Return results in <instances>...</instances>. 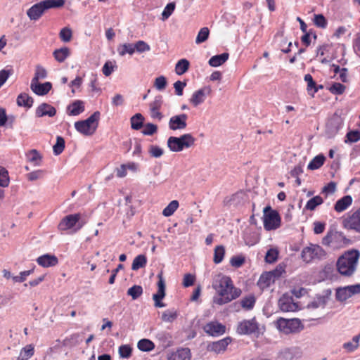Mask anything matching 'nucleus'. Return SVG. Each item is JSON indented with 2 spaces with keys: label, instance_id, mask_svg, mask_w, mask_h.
<instances>
[{
  "label": "nucleus",
  "instance_id": "obj_11",
  "mask_svg": "<svg viewBox=\"0 0 360 360\" xmlns=\"http://www.w3.org/2000/svg\"><path fill=\"white\" fill-rule=\"evenodd\" d=\"M279 309L284 312H293L298 310L299 307L292 296L284 294L278 300Z\"/></svg>",
  "mask_w": 360,
  "mask_h": 360
},
{
  "label": "nucleus",
  "instance_id": "obj_16",
  "mask_svg": "<svg viewBox=\"0 0 360 360\" xmlns=\"http://www.w3.org/2000/svg\"><path fill=\"white\" fill-rule=\"evenodd\" d=\"M204 330L210 335L219 336L225 333L226 327L217 321H211L204 326Z\"/></svg>",
  "mask_w": 360,
  "mask_h": 360
},
{
  "label": "nucleus",
  "instance_id": "obj_35",
  "mask_svg": "<svg viewBox=\"0 0 360 360\" xmlns=\"http://www.w3.org/2000/svg\"><path fill=\"white\" fill-rule=\"evenodd\" d=\"M117 53L120 56H124L127 53L129 55H132L134 53V44H120L117 46Z\"/></svg>",
  "mask_w": 360,
  "mask_h": 360
},
{
  "label": "nucleus",
  "instance_id": "obj_45",
  "mask_svg": "<svg viewBox=\"0 0 360 360\" xmlns=\"http://www.w3.org/2000/svg\"><path fill=\"white\" fill-rule=\"evenodd\" d=\"M142 294L143 288L141 285H134L127 290V295L134 300L138 299Z\"/></svg>",
  "mask_w": 360,
  "mask_h": 360
},
{
  "label": "nucleus",
  "instance_id": "obj_7",
  "mask_svg": "<svg viewBox=\"0 0 360 360\" xmlns=\"http://www.w3.org/2000/svg\"><path fill=\"white\" fill-rule=\"evenodd\" d=\"M276 325L279 331L286 335L299 333L304 328L299 319L280 318L276 321Z\"/></svg>",
  "mask_w": 360,
  "mask_h": 360
},
{
  "label": "nucleus",
  "instance_id": "obj_10",
  "mask_svg": "<svg viewBox=\"0 0 360 360\" xmlns=\"http://www.w3.org/2000/svg\"><path fill=\"white\" fill-rule=\"evenodd\" d=\"M360 293V284H355L337 288L335 297L337 300L345 302L352 296Z\"/></svg>",
  "mask_w": 360,
  "mask_h": 360
},
{
  "label": "nucleus",
  "instance_id": "obj_23",
  "mask_svg": "<svg viewBox=\"0 0 360 360\" xmlns=\"http://www.w3.org/2000/svg\"><path fill=\"white\" fill-rule=\"evenodd\" d=\"M274 282V274L272 272H265L261 275L257 282L258 286L261 289H264L271 285Z\"/></svg>",
  "mask_w": 360,
  "mask_h": 360
},
{
  "label": "nucleus",
  "instance_id": "obj_48",
  "mask_svg": "<svg viewBox=\"0 0 360 360\" xmlns=\"http://www.w3.org/2000/svg\"><path fill=\"white\" fill-rule=\"evenodd\" d=\"M27 158L29 162L33 163L34 166L39 165L41 160V155L36 150H31L27 154Z\"/></svg>",
  "mask_w": 360,
  "mask_h": 360
},
{
  "label": "nucleus",
  "instance_id": "obj_63",
  "mask_svg": "<svg viewBox=\"0 0 360 360\" xmlns=\"http://www.w3.org/2000/svg\"><path fill=\"white\" fill-rule=\"evenodd\" d=\"M167 85V80L164 76H160L155 80L154 86L159 91H162L165 89Z\"/></svg>",
  "mask_w": 360,
  "mask_h": 360
},
{
  "label": "nucleus",
  "instance_id": "obj_21",
  "mask_svg": "<svg viewBox=\"0 0 360 360\" xmlns=\"http://www.w3.org/2000/svg\"><path fill=\"white\" fill-rule=\"evenodd\" d=\"M56 114V110L51 105L43 103L36 109V116L41 117L44 116L53 117Z\"/></svg>",
  "mask_w": 360,
  "mask_h": 360
},
{
  "label": "nucleus",
  "instance_id": "obj_27",
  "mask_svg": "<svg viewBox=\"0 0 360 360\" xmlns=\"http://www.w3.org/2000/svg\"><path fill=\"white\" fill-rule=\"evenodd\" d=\"M229 54L228 53L216 55L210 58L208 63L212 67H219L224 64L229 59Z\"/></svg>",
  "mask_w": 360,
  "mask_h": 360
},
{
  "label": "nucleus",
  "instance_id": "obj_20",
  "mask_svg": "<svg viewBox=\"0 0 360 360\" xmlns=\"http://www.w3.org/2000/svg\"><path fill=\"white\" fill-rule=\"evenodd\" d=\"M37 264L44 268L55 266L58 263L57 257L51 254H45L37 259Z\"/></svg>",
  "mask_w": 360,
  "mask_h": 360
},
{
  "label": "nucleus",
  "instance_id": "obj_53",
  "mask_svg": "<svg viewBox=\"0 0 360 360\" xmlns=\"http://www.w3.org/2000/svg\"><path fill=\"white\" fill-rule=\"evenodd\" d=\"M65 148V141L61 136H57L56 143L53 146V153L56 155H60Z\"/></svg>",
  "mask_w": 360,
  "mask_h": 360
},
{
  "label": "nucleus",
  "instance_id": "obj_3",
  "mask_svg": "<svg viewBox=\"0 0 360 360\" xmlns=\"http://www.w3.org/2000/svg\"><path fill=\"white\" fill-rule=\"evenodd\" d=\"M65 4L64 0H44L34 4L27 11V15L32 20H38L44 11L52 8L62 7Z\"/></svg>",
  "mask_w": 360,
  "mask_h": 360
},
{
  "label": "nucleus",
  "instance_id": "obj_36",
  "mask_svg": "<svg viewBox=\"0 0 360 360\" xmlns=\"http://www.w3.org/2000/svg\"><path fill=\"white\" fill-rule=\"evenodd\" d=\"M325 157L323 155H316L310 161L307 168L310 170L317 169L323 165Z\"/></svg>",
  "mask_w": 360,
  "mask_h": 360
},
{
  "label": "nucleus",
  "instance_id": "obj_9",
  "mask_svg": "<svg viewBox=\"0 0 360 360\" xmlns=\"http://www.w3.org/2000/svg\"><path fill=\"white\" fill-rule=\"evenodd\" d=\"M326 255L323 249L319 245L310 244L302 250L301 257L306 263L314 259H321Z\"/></svg>",
  "mask_w": 360,
  "mask_h": 360
},
{
  "label": "nucleus",
  "instance_id": "obj_8",
  "mask_svg": "<svg viewBox=\"0 0 360 360\" xmlns=\"http://www.w3.org/2000/svg\"><path fill=\"white\" fill-rule=\"evenodd\" d=\"M281 225V217L276 210L270 206L264 209V227L266 231L275 230Z\"/></svg>",
  "mask_w": 360,
  "mask_h": 360
},
{
  "label": "nucleus",
  "instance_id": "obj_4",
  "mask_svg": "<svg viewBox=\"0 0 360 360\" xmlns=\"http://www.w3.org/2000/svg\"><path fill=\"white\" fill-rule=\"evenodd\" d=\"M195 139L191 134H185L179 137L170 136L167 146L171 151L179 152L194 145Z\"/></svg>",
  "mask_w": 360,
  "mask_h": 360
},
{
  "label": "nucleus",
  "instance_id": "obj_30",
  "mask_svg": "<svg viewBox=\"0 0 360 360\" xmlns=\"http://www.w3.org/2000/svg\"><path fill=\"white\" fill-rule=\"evenodd\" d=\"M70 51L68 47H63L56 49L53 53L55 59L59 63L64 62L65 59L70 56Z\"/></svg>",
  "mask_w": 360,
  "mask_h": 360
},
{
  "label": "nucleus",
  "instance_id": "obj_15",
  "mask_svg": "<svg viewBox=\"0 0 360 360\" xmlns=\"http://www.w3.org/2000/svg\"><path fill=\"white\" fill-rule=\"evenodd\" d=\"M187 115L184 113L172 116L169 121V129L174 131L184 129L187 126Z\"/></svg>",
  "mask_w": 360,
  "mask_h": 360
},
{
  "label": "nucleus",
  "instance_id": "obj_34",
  "mask_svg": "<svg viewBox=\"0 0 360 360\" xmlns=\"http://www.w3.org/2000/svg\"><path fill=\"white\" fill-rule=\"evenodd\" d=\"M323 202V200L321 196H319V195L314 196L307 201V202L304 207V210L313 211L317 207V206L321 205Z\"/></svg>",
  "mask_w": 360,
  "mask_h": 360
},
{
  "label": "nucleus",
  "instance_id": "obj_58",
  "mask_svg": "<svg viewBox=\"0 0 360 360\" xmlns=\"http://www.w3.org/2000/svg\"><path fill=\"white\" fill-rule=\"evenodd\" d=\"M59 37L63 42H69L72 37V30L69 27H65L60 30Z\"/></svg>",
  "mask_w": 360,
  "mask_h": 360
},
{
  "label": "nucleus",
  "instance_id": "obj_46",
  "mask_svg": "<svg viewBox=\"0 0 360 360\" xmlns=\"http://www.w3.org/2000/svg\"><path fill=\"white\" fill-rule=\"evenodd\" d=\"M47 77V72L44 68L41 65L36 67L35 73L34 77L31 82H39L40 79H44Z\"/></svg>",
  "mask_w": 360,
  "mask_h": 360
},
{
  "label": "nucleus",
  "instance_id": "obj_57",
  "mask_svg": "<svg viewBox=\"0 0 360 360\" xmlns=\"http://www.w3.org/2000/svg\"><path fill=\"white\" fill-rule=\"evenodd\" d=\"M175 9V3L170 2L167 4L162 13V20H165L172 14Z\"/></svg>",
  "mask_w": 360,
  "mask_h": 360
},
{
  "label": "nucleus",
  "instance_id": "obj_33",
  "mask_svg": "<svg viewBox=\"0 0 360 360\" xmlns=\"http://www.w3.org/2000/svg\"><path fill=\"white\" fill-rule=\"evenodd\" d=\"M34 347L32 345H27L21 349L16 360H28L34 355Z\"/></svg>",
  "mask_w": 360,
  "mask_h": 360
},
{
  "label": "nucleus",
  "instance_id": "obj_18",
  "mask_svg": "<svg viewBox=\"0 0 360 360\" xmlns=\"http://www.w3.org/2000/svg\"><path fill=\"white\" fill-rule=\"evenodd\" d=\"M162 105V98L161 96H156L155 99L150 103V116L153 119L161 120L163 117L162 114L160 112V109Z\"/></svg>",
  "mask_w": 360,
  "mask_h": 360
},
{
  "label": "nucleus",
  "instance_id": "obj_13",
  "mask_svg": "<svg viewBox=\"0 0 360 360\" xmlns=\"http://www.w3.org/2000/svg\"><path fill=\"white\" fill-rule=\"evenodd\" d=\"M211 88L208 86L195 91L190 98V103L195 107L200 105L205 101L206 96L211 93Z\"/></svg>",
  "mask_w": 360,
  "mask_h": 360
},
{
  "label": "nucleus",
  "instance_id": "obj_42",
  "mask_svg": "<svg viewBox=\"0 0 360 360\" xmlns=\"http://www.w3.org/2000/svg\"><path fill=\"white\" fill-rule=\"evenodd\" d=\"M179 202L176 200L171 201L168 204V205L163 210L162 214L165 217L172 216L179 207Z\"/></svg>",
  "mask_w": 360,
  "mask_h": 360
},
{
  "label": "nucleus",
  "instance_id": "obj_31",
  "mask_svg": "<svg viewBox=\"0 0 360 360\" xmlns=\"http://www.w3.org/2000/svg\"><path fill=\"white\" fill-rule=\"evenodd\" d=\"M327 302V297L324 295L316 296L314 300L310 302L307 307L309 309H317L319 307L323 308Z\"/></svg>",
  "mask_w": 360,
  "mask_h": 360
},
{
  "label": "nucleus",
  "instance_id": "obj_49",
  "mask_svg": "<svg viewBox=\"0 0 360 360\" xmlns=\"http://www.w3.org/2000/svg\"><path fill=\"white\" fill-rule=\"evenodd\" d=\"M210 30L207 27H205L200 30L195 39V43L200 44L205 41L209 37Z\"/></svg>",
  "mask_w": 360,
  "mask_h": 360
},
{
  "label": "nucleus",
  "instance_id": "obj_2",
  "mask_svg": "<svg viewBox=\"0 0 360 360\" xmlns=\"http://www.w3.org/2000/svg\"><path fill=\"white\" fill-rule=\"evenodd\" d=\"M359 252L357 250H349L343 254L337 262V269L339 273L349 276L356 270Z\"/></svg>",
  "mask_w": 360,
  "mask_h": 360
},
{
  "label": "nucleus",
  "instance_id": "obj_5",
  "mask_svg": "<svg viewBox=\"0 0 360 360\" xmlns=\"http://www.w3.org/2000/svg\"><path fill=\"white\" fill-rule=\"evenodd\" d=\"M100 112L96 111L85 120L78 121L75 123V127L77 131L85 136H91L96 130Z\"/></svg>",
  "mask_w": 360,
  "mask_h": 360
},
{
  "label": "nucleus",
  "instance_id": "obj_14",
  "mask_svg": "<svg viewBox=\"0 0 360 360\" xmlns=\"http://www.w3.org/2000/svg\"><path fill=\"white\" fill-rule=\"evenodd\" d=\"M344 226L360 232V208L344 219Z\"/></svg>",
  "mask_w": 360,
  "mask_h": 360
},
{
  "label": "nucleus",
  "instance_id": "obj_19",
  "mask_svg": "<svg viewBox=\"0 0 360 360\" xmlns=\"http://www.w3.org/2000/svg\"><path fill=\"white\" fill-rule=\"evenodd\" d=\"M52 84L49 82L44 83H39V82H31L30 89L31 90L38 96H44L49 93L51 89Z\"/></svg>",
  "mask_w": 360,
  "mask_h": 360
},
{
  "label": "nucleus",
  "instance_id": "obj_47",
  "mask_svg": "<svg viewBox=\"0 0 360 360\" xmlns=\"http://www.w3.org/2000/svg\"><path fill=\"white\" fill-rule=\"evenodd\" d=\"M225 254V249L223 245H218L214 249V262L219 264L222 262Z\"/></svg>",
  "mask_w": 360,
  "mask_h": 360
},
{
  "label": "nucleus",
  "instance_id": "obj_25",
  "mask_svg": "<svg viewBox=\"0 0 360 360\" xmlns=\"http://www.w3.org/2000/svg\"><path fill=\"white\" fill-rule=\"evenodd\" d=\"M352 203V197L350 195H345L336 202L334 209L336 212H341L347 209Z\"/></svg>",
  "mask_w": 360,
  "mask_h": 360
},
{
  "label": "nucleus",
  "instance_id": "obj_43",
  "mask_svg": "<svg viewBox=\"0 0 360 360\" xmlns=\"http://www.w3.org/2000/svg\"><path fill=\"white\" fill-rule=\"evenodd\" d=\"M10 179L7 169L0 166V186L3 188L8 187L9 185Z\"/></svg>",
  "mask_w": 360,
  "mask_h": 360
},
{
  "label": "nucleus",
  "instance_id": "obj_59",
  "mask_svg": "<svg viewBox=\"0 0 360 360\" xmlns=\"http://www.w3.org/2000/svg\"><path fill=\"white\" fill-rule=\"evenodd\" d=\"M345 90V86L338 82L333 83L329 87V91L333 94L340 95L344 93Z\"/></svg>",
  "mask_w": 360,
  "mask_h": 360
},
{
  "label": "nucleus",
  "instance_id": "obj_51",
  "mask_svg": "<svg viewBox=\"0 0 360 360\" xmlns=\"http://www.w3.org/2000/svg\"><path fill=\"white\" fill-rule=\"evenodd\" d=\"M313 22L317 27L322 29L326 28L328 25L327 20L322 14H314Z\"/></svg>",
  "mask_w": 360,
  "mask_h": 360
},
{
  "label": "nucleus",
  "instance_id": "obj_32",
  "mask_svg": "<svg viewBox=\"0 0 360 360\" xmlns=\"http://www.w3.org/2000/svg\"><path fill=\"white\" fill-rule=\"evenodd\" d=\"M147 264V258L144 255H139L136 256L132 262L131 269L134 271H137L141 268H143L146 266Z\"/></svg>",
  "mask_w": 360,
  "mask_h": 360
},
{
  "label": "nucleus",
  "instance_id": "obj_22",
  "mask_svg": "<svg viewBox=\"0 0 360 360\" xmlns=\"http://www.w3.org/2000/svg\"><path fill=\"white\" fill-rule=\"evenodd\" d=\"M84 111V103L82 101L76 100L67 107L69 115L76 116Z\"/></svg>",
  "mask_w": 360,
  "mask_h": 360
},
{
  "label": "nucleus",
  "instance_id": "obj_12",
  "mask_svg": "<svg viewBox=\"0 0 360 360\" xmlns=\"http://www.w3.org/2000/svg\"><path fill=\"white\" fill-rule=\"evenodd\" d=\"M258 330V324L255 319L243 320L237 327V332L240 335H249L255 333Z\"/></svg>",
  "mask_w": 360,
  "mask_h": 360
},
{
  "label": "nucleus",
  "instance_id": "obj_54",
  "mask_svg": "<svg viewBox=\"0 0 360 360\" xmlns=\"http://www.w3.org/2000/svg\"><path fill=\"white\" fill-rule=\"evenodd\" d=\"M278 256V251L275 248L269 249L265 256V261L269 264L275 262Z\"/></svg>",
  "mask_w": 360,
  "mask_h": 360
},
{
  "label": "nucleus",
  "instance_id": "obj_64",
  "mask_svg": "<svg viewBox=\"0 0 360 360\" xmlns=\"http://www.w3.org/2000/svg\"><path fill=\"white\" fill-rule=\"evenodd\" d=\"M150 155L153 158H160L163 155V150L155 145H151L148 150Z\"/></svg>",
  "mask_w": 360,
  "mask_h": 360
},
{
  "label": "nucleus",
  "instance_id": "obj_28",
  "mask_svg": "<svg viewBox=\"0 0 360 360\" xmlns=\"http://www.w3.org/2000/svg\"><path fill=\"white\" fill-rule=\"evenodd\" d=\"M304 81L307 83V91L308 94L314 96V94L316 93L319 89L323 86L321 85L317 86L316 82L314 81L312 76L310 74H307L304 76Z\"/></svg>",
  "mask_w": 360,
  "mask_h": 360
},
{
  "label": "nucleus",
  "instance_id": "obj_39",
  "mask_svg": "<svg viewBox=\"0 0 360 360\" xmlns=\"http://www.w3.org/2000/svg\"><path fill=\"white\" fill-rule=\"evenodd\" d=\"M189 68V62L186 59L179 60L175 66V72L178 75H182L184 74Z\"/></svg>",
  "mask_w": 360,
  "mask_h": 360
},
{
  "label": "nucleus",
  "instance_id": "obj_1",
  "mask_svg": "<svg viewBox=\"0 0 360 360\" xmlns=\"http://www.w3.org/2000/svg\"><path fill=\"white\" fill-rule=\"evenodd\" d=\"M212 285L216 291L212 302L217 305L227 304L238 298L241 294V290L234 287L231 278L221 274L214 278Z\"/></svg>",
  "mask_w": 360,
  "mask_h": 360
},
{
  "label": "nucleus",
  "instance_id": "obj_50",
  "mask_svg": "<svg viewBox=\"0 0 360 360\" xmlns=\"http://www.w3.org/2000/svg\"><path fill=\"white\" fill-rule=\"evenodd\" d=\"M13 70L11 67L7 66L0 71V88L6 82L8 78L13 75Z\"/></svg>",
  "mask_w": 360,
  "mask_h": 360
},
{
  "label": "nucleus",
  "instance_id": "obj_60",
  "mask_svg": "<svg viewBox=\"0 0 360 360\" xmlns=\"http://www.w3.org/2000/svg\"><path fill=\"white\" fill-rule=\"evenodd\" d=\"M132 349L129 345H124L119 347V354L120 357L128 359L131 355Z\"/></svg>",
  "mask_w": 360,
  "mask_h": 360
},
{
  "label": "nucleus",
  "instance_id": "obj_62",
  "mask_svg": "<svg viewBox=\"0 0 360 360\" xmlns=\"http://www.w3.org/2000/svg\"><path fill=\"white\" fill-rule=\"evenodd\" d=\"M346 142L354 143L360 140V131H351L347 134Z\"/></svg>",
  "mask_w": 360,
  "mask_h": 360
},
{
  "label": "nucleus",
  "instance_id": "obj_37",
  "mask_svg": "<svg viewBox=\"0 0 360 360\" xmlns=\"http://www.w3.org/2000/svg\"><path fill=\"white\" fill-rule=\"evenodd\" d=\"M137 347L143 352H150L155 348V344L148 339H141L138 342Z\"/></svg>",
  "mask_w": 360,
  "mask_h": 360
},
{
  "label": "nucleus",
  "instance_id": "obj_61",
  "mask_svg": "<svg viewBox=\"0 0 360 360\" xmlns=\"http://www.w3.org/2000/svg\"><path fill=\"white\" fill-rule=\"evenodd\" d=\"M134 46V51H136L139 53L148 51L150 49V46L143 41H138Z\"/></svg>",
  "mask_w": 360,
  "mask_h": 360
},
{
  "label": "nucleus",
  "instance_id": "obj_40",
  "mask_svg": "<svg viewBox=\"0 0 360 360\" xmlns=\"http://www.w3.org/2000/svg\"><path fill=\"white\" fill-rule=\"evenodd\" d=\"M255 297L252 295H250L248 296H246L243 297L240 300V304L243 309H245L247 310L252 309L255 304Z\"/></svg>",
  "mask_w": 360,
  "mask_h": 360
},
{
  "label": "nucleus",
  "instance_id": "obj_55",
  "mask_svg": "<svg viewBox=\"0 0 360 360\" xmlns=\"http://www.w3.org/2000/svg\"><path fill=\"white\" fill-rule=\"evenodd\" d=\"M34 272V269L27 271H21L19 275L12 277V280L15 283H22L24 282L27 276L31 275Z\"/></svg>",
  "mask_w": 360,
  "mask_h": 360
},
{
  "label": "nucleus",
  "instance_id": "obj_24",
  "mask_svg": "<svg viewBox=\"0 0 360 360\" xmlns=\"http://www.w3.org/2000/svg\"><path fill=\"white\" fill-rule=\"evenodd\" d=\"M191 352L188 348H181L171 354L168 360H190Z\"/></svg>",
  "mask_w": 360,
  "mask_h": 360
},
{
  "label": "nucleus",
  "instance_id": "obj_44",
  "mask_svg": "<svg viewBox=\"0 0 360 360\" xmlns=\"http://www.w3.org/2000/svg\"><path fill=\"white\" fill-rule=\"evenodd\" d=\"M359 340L358 338L354 336L352 341L345 342L342 345L343 349H345L347 352H354L359 347Z\"/></svg>",
  "mask_w": 360,
  "mask_h": 360
},
{
  "label": "nucleus",
  "instance_id": "obj_56",
  "mask_svg": "<svg viewBox=\"0 0 360 360\" xmlns=\"http://www.w3.org/2000/svg\"><path fill=\"white\" fill-rule=\"evenodd\" d=\"M341 234L338 232L328 231L322 240V243L325 245H329L333 243V240L338 237H341Z\"/></svg>",
  "mask_w": 360,
  "mask_h": 360
},
{
  "label": "nucleus",
  "instance_id": "obj_26",
  "mask_svg": "<svg viewBox=\"0 0 360 360\" xmlns=\"http://www.w3.org/2000/svg\"><path fill=\"white\" fill-rule=\"evenodd\" d=\"M33 98L26 93L20 94L16 99L17 105L20 107L30 108L33 105Z\"/></svg>",
  "mask_w": 360,
  "mask_h": 360
},
{
  "label": "nucleus",
  "instance_id": "obj_17",
  "mask_svg": "<svg viewBox=\"0 0 360 360\" xmlns=\"http://www.w3.org/2000/svg\"><path fill=\"white\" fill-rule=\"evenodd\" d=\"M231 342V339L230 338H225L218 341L210 343L207 346V349L210 352H213L216 354H220L226 349Z\"/></svg>",
  "mask_w": 360,
  "mask_h": 360
},
{
  "label": "nucleus",
  "instance_id": "obj_41",
  "mask_svg": "<svg viewBox=\"0 0 360 360\" xmlns=\"http://www.w3.org/2000/svg\"><path fill=\"white\" fill-rule=\"evenodd\" d=\"M177 316L178 313L176 310L174 309H167L162 313V320L167 323H172L177 318Z\"/></svg>",
  "mask_w": 360,
  "mask_h": 360
},
{
  "label": "nucleus",
  "instance_id": "obj_29",
  "mask_svg": "<svg viewBox=\"0 0 360 360\" xmlns=\"http://www.w3.org/2000/svg\"><path fill=\"white\" fill-rule=\"evenodd\" d=\"M158 292L153 295V299H163L165 296V282L162 276V274L160 273L158 275Z\"/></svg>",
  "mask_w": 360,
  "mask_h": 360
},
{
  "label": "nucleus",
  "instance_id": "obj_6",
  "mask_svg": "<svg viewBox=\"0 0 360 360\" xmlns=\"http://www.w3.org/2000/svg\"><path fill=\"white\" fill-rule=\"evenodd\" d=\"M86 221L82 220L80 213L69 214L63 217L60 221L58 228L60 231H68L72 229L73 232L80 230Z\"/></svg>",
  "mask_w": 360,
  "mask_h": 360
},
{
  "label": "nucleus",
  "instance_id": "obj_38",
  "mask_svg": "<svg viewBox=\"0 0 360 360\" xmlns=\"http://www.w3.org/2000/svg\"><path fill=\"white\" fill-rule=\"evenodd\" d=\"M144 117L140 113H136L131 117V127L134 130H139L143 127Z\"/></svg>",
  "mask_w": 360,
  "mask_h": 360
},
{
  "label": "nucleus",
  "instance_id": "obj_52",
  "mask_svg": "<svg viewBox=\"0 0 360 360\" xmlns=\"http://www.w3.org/2000/svg\"><path fill=\"white\" fill-rule=\"evenodd\" d=\"M116 68H117V66L115 65V61L108 60L105 63L104 65L103 66V68H102L103 74L105 76L108 77L114 72V70Z\"/></svg>",
  "mask_w": 360,
  "mask_h": 360
}]
</instances>
